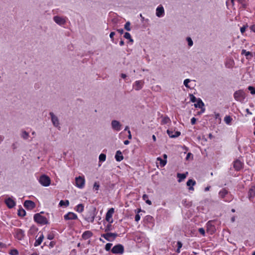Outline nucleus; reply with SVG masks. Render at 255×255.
<instances>
[{
  "label": "nucleus",
  "instance_id": "nucleus-27",
  "mask_svg": "<svg viewBox=\"0 0 255 255\" xmlns=\"http://www.w3.org/2000/svg\"><path fill=\"white\" fill-rule=\"evenodd\" d=\"M157 160L159 161V164L161 167H164L167 162L166 160L162 159L160 157L157 158Z\"/></svg>",
  "mask_w": 255,
  "mask_h": 255
},
{
  "label": "nucleus",
  "instance_id": "nucleus-12",
  "mask_svg": "<svg viewBox=\"0 0 255 255\" xmlns=\"http://www.w3.org/2000/svg\"><path fill=\"white\" fill-rule=\"evenodd\" d=\"M54 21L59 25H63L66 23V19L65 18L59 16H55L53 17Z\"/></svg>",
  "mask_w": 255,
  "mask_h": 255
},
{
  "label": "nucleus",
  "instance_id": "nucleus-35",
  "mask_svg": "<svg viewBox=\"0 0 255 255\" xmlns=\"http://www.w3.org/2000/svg\"><path fill=\"white\" fill-rule=\"evenodd\" d=\"M124 28L126 30H127V31H130L131 28H130V23L129 21H128L126 23V24H125V26H124Z\"/></svg>",
  "mask_w": 255,
  "mask_h": 255
},
{
  "label": "nucleus",
  "instance_id": "nucleus-47",
  "mask_svg": "<svg viewBox=\"0 0 255 255\" xmlns=\"http://www.w3.org/2000/svg\"><path fill=\"white\" fill-rule=\"evenodd\" d=\"M199 232L202 234V235L204 236L205 234V230L203 228H201L199 229Z\"/></svg>",
  "mask_w": 255,
  "mask_h": 255
},
{
  "label": "nucleus",
  "instance_id": "nucleus-54",
  "mask_svg": "<svg viewBox=\"0 0 255 255\" xmlns=\"http://www.w3.org/2000/svg\"><path fill=\"white\" fill-rule=\"evenodd\" d=\"M115 32H111L110 34V37L111 39H112V40H113V37H114V36L115 35Z\"/></svg>",
  "mask_w": 255,
  "mask_h": 255
},
{
  "label": "nucleus",
  "instance_id": "nucleus-2",
  "mask_svg": "<svg viewBox=\"0 0 255 255\" xmlns=\"http://www.w3.org/2000/svg\"><path fill=\"white\" fill-rule=\"evenodd\" d=\"M34 220L36 222L42 225H45L48 223L47 219L38 213L34 215Z\"/></svg>",
  "mask_w": 255,
  "mask_h": 255
},
{
  "label": "nucleus",
  "instance_id": "nucleus-49",
  "mask_svg": "<svg viewBox=\"0 0 255 255\" xmlns=\"http://www.w3.org/2000/svg\"><path fill=\"white\" fill-rule=\"evenodd\" d=\"M140 219V217L138 214H136L135 216V221L138 222Z\"/></svg>",
  "mask_w": 255,
  "mask_h": 255
},
{
  "label": "nucleus",
  "instance_id": "nucleus-38",
  "mask_svg": "<svg viewBox=\"0 0 255 255\" xmlns=\"http://www.w3.org/2000/svg\"><path fill=\"white\" fill-rule=\"evenodd\" d=\"M10 255H18V252L16 249L11 250L9 252Z\"/></svg>",
  "mask_w": 255,
  "mask_h": 255
},
{
  "label": "nucleus",
  "instance_id": "nucleus-5",
  "mask_svg": "<svg viewBox=\"0 0 255 255\" xmlns=\"http://www.w3.org/2000/svg\"><path fill=\"white\" fill-rule=\"evenodd\" d=\"M124 251V247L120 244L115 246L112 249V252L114 254H123Z\"/></svg>",
  "mask_w": 255,
  "mask_h": 255
},
{
  "label": "nucleus",
  "instance_id": "nucleus-25",
  "mask_svg": "<svg viewBox=\"0 0 255 255\" xmlns=\"http://www.w3.org/2000/svg\"><path fill=\"white\" fill-rule=\"evenodd\" d=\"M248 196L250 199L253 198L255 196V186L252 187L249 190Z\"/></svg>",
  "mask_w": 255,
  "mask_h": 255
},
{
  "label": "nucleus",
  "instance_id": "nucleus-40",
  "mask_svg": "<svg viewBox=\"0 0 255 255\" xmlns=\"http://www.w3.org/2000/svg\"><path fill=\"white\" fill-rule=\"evenodd\" d=\"M112 223H109L107 225V226H106V228H105V232H108V231H110L111 230H112V225H111Z\"/></svg>",
  "mask_w": 255,
  "mask_h": 255
},
{
  "label": "nucleus",
  "instance_id": "nucleus-56",
  "mask_svg": "<svg viewBox=\"0 0 255 255\" xmlns=\"http://www.w3.org/2000/svg\"><path fill=\"white\" fill-rule=\"evenodd\" d=\"M250 29L253 31H254V32H255V25H253L252 26H251L250 27Z\"/></svg>",
  "mask_w": 255,
  "mask_h": 255
},
{
  "label": "nucleus",
  "instance_id": "nucleus-21",
  "mask_svg": "<svg viewBox=\"0 0 255 255\" xmlns=\"http://www.w3.org/2000/svg\"><path fill=\"white\" fill-rule=\"evenodd\" d=\"M93 236V233L90 231H87L83 233L82 237L84 240H87Z\"/></svg>",
  "mask_w": 255,
  "mask_h": 255
},
{
  "label": "nucleus",
  "instance_id": "nucleus-51",
  "mask_svg": "<svg viewBox=\"0 0 255 255\" xmlns=\"http://www.w3.org/2000/svg\"><path fill=\"white\" fill-rule=\"evenodd\" d=\"M148 195L146 194H143L142 196V199L145 201H146L148 199Z\"/></svg>",
  "mask_w": 255,
  "mask_h": 255
},
{
  "label": "nucleus",
  "instance_id": "nucleus-6",
  "mask_svg": "<svg viewBox=\"0 0 255 255\" xmlns=\"http://www.w3.org/2000/svg\"><path fill=\"white\" fill-rule=\"evenodd\" d=\"M118 235L116 233H108L102 235V237L104 238L108 241H112L117 237Z\"/></svg>",
  "mask_w": 255,
  "mask_h": 255
},
{
  "label": "nucleus",
  "instance_id": "nucleus-22",
  "mask_svg": "<svg viewBox=\"0 0 255 255\" xmlns=\"http://www.w3.org/2000/svg\"><path fill=\"white\" fill-rule=\"evenodd\" d=\"M187 186H189V190H194L193 186H194L196 184L195 181L192 180V179H189L187 182Z\"/></svg>",
  "mask_w": 255,
  "mask_h": 255
},
{
  "label": "nucleus",
  "instance_id": "nucleus-10",
  "mask_svg": "<svg viewBox=\"0 0 255 255\" xmlns=\"http://www.w3.org/2000/svg\"><path fill=\"white\" fill-rule=\"evenodd\" d=\"M111 126L112 128L116 131H119L122 128V124L117 120H113L111 122Z\"/></svg>",
  "mask_w": 255,
  "mask_h": 255
},
{
  "label": "nucleus",
  "instance_id": "nucleus-34",
  "mask_svg": "<svg viewBox=\"0 0 255 255\" xmlns=\"http://www.w3.org/2000/svg\"><path fill=\"white\" fill-rule=\"evenodd\" d=\"M106 154H105L104 153H101L99 155V161L101 162L105 161L106 160Z\"/></svg>",
  "mask_w": 255,
  "mask_h": 255
},
{
  "label": "nucleus",
  "instance_id": "nucleus-9",
  "mask_svg": "<svg viewBox=\"0 0 255 255\" xmlns=\"http://www.w3.org/2000/svg\"><path fill=\"white\" fill-rule=\"evenodd\" d=\"M114 209L112 208L110 209L106 213V220L109 223H112L113 222L112 216H113V214H114Z\"/></svg>",
  "mask_w": 255,
  "mask_h": 255
},
{
  "label": "nucleus",
  "instance_id": "nucleus-64",
  "mask_svg": "<svg viewBox=\"0 0 255 255\" xmlns=\"http://www.w3.org/2000/svg\"><path fill=\"white\" fill-rule=\"evenodd\" d=\"M191 155V154L190 153H188L186 156V159L187 160L188 159V158H189V157Z\"/></svg>",
  "mask_w": 255,
  "mask_h": 255
},
{
  "label": "nucleus",
  "instance_id": "nucleus-23",
  "mask_svg": "<svg viewBox=\"0 0 255 255\" xmlns=\"http://www.w3.org/2000/svg\"><path fill=\"white\" fill-rule=\"evenodd\" d=\"M228 194V191L225 188H223L219 192V196L220 198L224 199Z\"/></svg>",
  "mask_w": 255,
  "mask_h": 255
},
{
  "label": "nucleus",
  "instance_id": "nucleus-7",
  "mask_svg": "<svg viewBox=\"0 0 255 255\" xmlns=\"http://www.w3.org/2000/svg\"><path fill=\"white\" fill-rule=\"evenodd\" d=\"M95 214L93 211H89L85 217V219L89 222L93 223L94 221Z\"/></svg>",
  "mask_w": 255,
  "mask_h": 255
},
{
  "label": "nucleus",
  "instance_id": "nucleus-57",
  "mask_svg": "<svg viewBox=\"0 0 255 255\" xmlns=\"http://www.w3.org/2000/svg\"><path fill=\"white\" fill-rule=\"evenodd\" d=\"M128 139H131L132 136H131V134L130 131L129 130H128Z\"/></svg>",
  "mask_w": 255,
  "mask_h": 255
},
{
  "label": "nucleus",
  "instance_id": "nucleus-62",
  "mask_svg": "<svg viewBox=\"0 0 255 255\" xmlns=\"http://www.w3.org/2000/svg\"><path fill=\"white\" fill-rule=\"evenodd\" d=\"M124 143L125 144L127 145L129 143V141L128 140H126L124 141Z\"/></svg>",
  "mask_w": 255,
  "mask_h": 255
},
{
  "label": "nucleus",
  "instance_id": "nucleus-24",
  "mask_svg": "<svg viewBox=\"0 0 255 255\" xmlns=\"http://www.w3.org/2000/svg\"><path fill=\"white\" fill-rule=\"evenodd\" d=\"M115 158L117 161H121L124 159V157L121 151L118 150L116 152Z\"/></svg>",
  "mask_w": 255,
  "mask_h": 255
},
{
  "label": "nucleus",
  "instance_id": "nucleus-20",
  "mask_svg": "<svg viewBox=\"0 0 255 255\" xmlns=\"http://www.w3.org/2000/svg\"><path fill=\"white\" fill-rule=\"evenodd\" d=\"M167 133L168 134V135L171 138L176 137L179 136L180 135V131H175L174 132L175 133L173 134L174 131L170 129H168L167 130Z\"/></svg>",
  "mask_w": 255,
  "mask_h": 255
},
{
  "label": "nucleus",
  "instance_id": "nucleus-46",
  "mask_svg": "<svg viewBox=\"0 0 255 255\" xmlns=\"http://www.w3.org/2000/svg\"><path fill=\"white\" fill-rule=\"evenodd\" d=\"M100 187L99 184L97 182H95L94 184V189H95L96 190H98Z\"/></svg>",
  "mask_w": 255,
  "mask_h": 255
},
{
  "label": "nucleus",
  "instance_id": "nucleus-36",
  "mask_svg": "<svg viewBox=\"0 0 255 255\" xmlns=\"http://www.w3.org/2000/svg\"><path fill=\"white\" fill-rule=\"evenodd\" d=\"M26 212L24 209H19L18 211V215L19 216L23 217L25 215Z\"/></svg>",
  "mask_w": 255,
  "mask_h": 255
},
{
  "label": "nucleus",
  "instance_id": "nucleus-59",
  "mask_svg": "<svg viewBox=\"0 0 255 255\" xmlns=\"http://www.w3.org/2000/svg\"><path fill=\"white\" fill-rule=\"evenodd\" d=\"M145 202L148 204L149 205H151L152 204L151 201L148 199H147Z\"/></svg>",
  "mask_w": 255,
  "mask_h": 255
},
{
  "label": "nucleus",
  "instance_id": "nucleus-14",
  "mask_svg": "<svg viewBox=\"0 0 255 255\" xmlns=\"http://www.w3.org/2000/svg\"><path fill=\"white\" fill-rule=\"evenodd\" d=\"M24 206L28 210H31L35 207V204L32 201L26 200L24 203Z\"/></svg>",
  "mask_w": 255,
  "mask_h": 255
},
{
  "label": "nucleus",
  "instance_id": "nucleus-39",
  "mask_svg": "<svg viewBox=\"0 0 255 255\" xmlns=\"http://www.w3.org/2000/svg\"><path fill=\"white\" fill-rule=\"evenodd\" d=\"M189 96L190 98V101L192 102L195 103L197 101L196 98L193 94H190Z\"/></svg>",
  "mask_w": 255,
  "mask_h": 255
},
{
  "label": "nucleus",
  "instance_id": "nucleus-32",
  "mask_svg": "<svg viewBox=\"0 0 255 255\" xmlns=\"http://www.w3.org/2000/svg\"><path fill=\"white\" fill-rule=\"evenodd\" d=\"M169 122H170V119L168 117H164L162 118L161 124L164 125Z\"/></svg>",
  "mask_w": 255,
  "mask_h": 255
},
{
  "label": "nucleus",
  "instance_id": "nucleus-15",
  "mask_svg": "<svg viewBox=\"0 0 255 255\" xmlns=\"http://www.w3.org/2000/svg\"><path fill=\"white\" fill-rule=\"evenodd\" d=\"M77 218V215L72 212H69L64 216V218L66 220H76Z\"/></svg>",
  "mask_w": 255,
  "mask_h": 255
},
{
  "label": "nucleus",
  "instance_id": "nucleus-13",
  "mask_svg": "<svg viewBox=\"0 0 255 255\" xmlns=\"http://www.w3.org/2000/svg\"><path fill=\"white\" fill-rule=\"evenodd\" d=\"M164 9L162 5H159L156 9V15L158 17H161L164 15Z\"/></svg>",
  "mask_w": 255,
  "mask_h": 255
},
{
  "label": "nucleus",
  "instance_id": "nucleus-45",
  "mask_svg": "<svg viewBox=\"0 0 255 255\" xmlns=\"http://www.w3.org/2000/svg\"><path fill=\"white\" fill-rule=\"evenodd\" d=\"M190 82V80L189 79H186L184 81V85L187 88H189L188 85V83Z\"/></svg>",
  "mask_w": 255,
  "mask_h": 255
},
{
  "label": "nucleus",
  "instance_id": "nucleus-48",
  "mask_svg": "<svg viewBox=\"0 0 255 255\" xmlns=\"http://www.w3.org/2000/svg\"><path fill=\"white\" fill-rule=\"evenodd\" d=\"M248 27V25L244 26L241 28V32L242 33H244L246 31V28Z\"/></svg>",
  "mask_w": 255,
  "mask_h": 255
},
{
  "label": "nucleus",
  "instance_id": "nucleus-55",
  "mask_svg": "<svg viewBox=\"0 0 255 255\" xmlns=\"http://www.w3.org/2000/svg\"><path fill=\"white\" fill-rule=\"evenodd\" d=\"M215 118L216 119H219L220 121H221V119L220 118V114L219 113H217L215 114Z\"/></svg>",
  "mask_w": 255,
  "mask_h": 255
},
{
  "label": "nucleus",
  "instance_id": "nucleus-52",
  "mask_svg": "<svg viewBox=\"0 0 255 255\" xmlns=\"http://www.w3.org/2000/svg\"><path fill=\"white\" fill-rule=\"evenodd\" d=\"M54 238V236L52 234H49L48 236H47V239L49 240H51L53 239Z\"/></svg>",
  "mask_w": 255,
  "mask_h": 255
},
{
  "label": "nucleus",
  "instance_id": "nucleus-33",
  "mask_svg": "<svg viewBox=\"0 0 255 255\" xmlns=\"http://www.w3.org/2000/svg\"><path fill=\"white\" fill-rule=\"evenodd\" d=\"M124 36L125 38L129 39L130 42H133V39L131 38L130 34L128 32L125 33Z\"/></svg>",
  "mask_w": 255,
  "mask_h": 255
},
{
  "label": "nucleus",
  "instance_id": "nucleus-41",
  "mask_svg": "<svg viewBox=\"0 0 255 255\" xmlns=\"http://www.w3.org/2000/svg\"><path fill=\"white\" fill-rule=\"evenodd\" d=\"M187 41L188 42V44L189 46H192L193 45V42L192 39L190 37H188L187 38Z\"/></svg>",
  "mask_w": 255,
  "mask_h": 255
},
{
  "label": "nucleus",
  "instance_id": "nucleus-63",
  "mask_svg": "<svg viewBox=\"0 0 255 255\" xmlns=\"http://www.w3.org/2000/svg\"><path fill=\"white\" fill-rule=\"evenodd\" d=\"M120 45L121 46H123L124 45V41L123 40H121L120 42Z\"/></svg>",
  "mask_w": 255,
  "mask_h": 255
},
{
  "label": "nucleus",
  "instance_id": "nucleus-11",
  "mask_svg": "<svg viewBox=\"0 0 255 255\" xmlns=\"http://www.w3.org/2000/svg\"><path fill=\"white\" fill-rule=\"evenodd\" d=\"M234 96L236 100L240 101L245 98V93L242 90H239L234 93Z\"/></svg>",
  "mask_w": 255,
  "mask_h": 255
},
{
  "label": "nucleus",
  "instance_id": "nucleus-8",
  "mask_svg": "<svg viewBox=\"0 0 255 255\" xmlns=\"http://www.w3.org/2000/svg\"><path fill=\"white\" fill-rule=\"evenodd\" d=\"M24 232L20 229H17L15 231V237L18 240H22L24 237Z\"/></svg>",
  "mask_w": 255,
  "mask_h": 255
},
{
  "label": "nucleus",
  "instance_id": "nucleus-17",
  "mask_svg": "<svg viewBox=\"0 0 255 255\" xmlns=\"http://www.w3.org/2000/svg\"><path fill=\"white\" fill-rule=\"evenodd\" d=\"M144 82L142 80L136 81L134 83V87L135 90L138 91L142 88Z\"/></svg>",
  "mask_w": 255,
  "mask_h": 255
},
{
  "label": "nucleus",
  "instance_id": "nucleus-30",
  "mask_svg": "<svg viewBox=\"0 0 255 255\" xmlns=\"http://www.w3.org/2000/svg\"><path fill=\"white\" fill-rule=\"evenodd\" d=\"M69 202L68 200H65V201L61 200L59 204V206H61V207L63 206L67 207L69 205Z\"/></svg>",
  "mask_w": 255,
  "mask_h": 255
},
{
  "label": "nucleus",
  "instance_id": "nucleus-50",
  "mask_svg": "<svg viewBox=\"0 0 255 255\" xmlns=\"http://www.w3.org/2000/svg\"><path fill=\"white\" fill-rule=\"evenodd\" d=\"M196 119L195 118H192L191 120V123L192 125H194L196 123Z\"/></svg>",
  "mask_w": 255,
  "mask_h": 255
},
{
  "label": "nucleus",
  "instance_id": "nucleus-19",
  "mask_svg": "<svg viewBox=\"0 0 255 255\" xmlns=\"http://www.w3.org/2000/svg\"><path fill=\"white\" fill-rule=\"evenodd\" d=\"M38 235H39V237L36 239L35 242L34 244L35 247L38 246L41 244L42 243L43 239L44 238V236L42 233L39 232L38 233Z\"/></svg>",
  "mask_w": 255,
  "mask_h": 255
},
{
  "label": "nucleus",
  "instance_id": "nucleus-43",
  "mask_svg": "<svg viewBox=\"0 0 255 255\" xmlns=\"http://www.w3.org/2000/svg\"><path fill=\"white\" fill-rule=\"evenodd\" d=\"M242 54H244L246 56H248L249 55H251V53L249 51H246V50H242Z\"/></svg>",
  "mask_w": 255,
  "mask_h": 255
},
{
  "label": "nucleus",
  "instance_id": "nucleus-61",
  "mask_svg": "<svg viewBox=\"0 0 255 255\" xmlns=\"http://www.w3.org/2000/svg\"><path fill=\"white\" fill-rule=\"evenodd\" d=\"M121 77H122V78H124V79H125V78L127 77V75H126V74H123V73H122V74H121Z\"/></svg>",
  "mask_w": 255,
  "mask_h": 255
},
{
  "label": "nucleus",
  "instance_id": "nucleus-44",
  "mask_svg": "<svg viewBox=\"0 0 255 255\" xmlns=\"http://www.w3.org/2000/svg\"><path fill=\"white\" fill-rule=\"evenodd\" d=\"M112 246V244H111V243L107 244L105 246V250L107 251H110Z\"/></svg>",
  "mask_w": 255,
  "mask_h": 255
},
{
  "label": "nucleus",
  "instance_id": "nucleus-18",
  "mask_svg": "<svg viewBox=\"0 0 255 255\" xmlns=\"http://www.w3.org/2000/svg\"><path fill=\"white\" fill-rule=\"evenodd\" d=\"M5 203L9 208H13L15 205V202L10 198L6 199Z\"/></svg>",
  "mask_w": 255,
  "mask_h": 255
},
{
  "label": "nucleus",
  "instance_id": "nucleus-3",
  "mask_svg": "<svg viewBox=\"0 0 255 255\" xmlns=\"http://www.w3.org/2000/svg\"><path fill=\"white\" fill-rule=\"evenodd\" d=\"M49 115L51 120L54 127L56 128H60V122L58 118L53 112H50Z\"/></svg>",
  "mask_w": 255,
  "mask_h": 255
},
{
  "label": "nucleus",
  "instance_id": "nucleus-58",
  "mask_svg": "<svg viewBox=\"0 0 255 255\" xmlns=\"http://www.w3.org/2000/svg\"><path fill=\"white\" fill-rule=\"evenodd\" d=\"M5 246L4 244L0 242V250L2 248H5Z\"/></svg>",
  "mask_w": 255,
  "mask_h": 255
},
{
  "label": "nucleus",
  "instance_id": "nucleus-4",
  "mask_svg": "<svg viewBox=\"0 0 255 255\" xmlns=\"http://www.w3.org/2000/svg\"><path fill=\"white\" fill-rule=\"evenodd\" d=\"M76 185L79 188H83L85 185V179L82 176L75 178Z\"/></svg>",
  "mask_w": 255,
  "mask_h": 255
},
{
  "label": "nucleus",
  "instance_id": "nucleus-60",
  "mask_svg": "<svg viewBox=\"0 0 255 255\" xmlns=\"http://www.w3.org/2000/svg\"><path fill=\"white\" fill-rule=\"evenodd\" d=\"M117 31L121 34L124 33V30L123 29H118Z\"/></svg>",
  "mask_w": 255,
  "mask_h": 255
},
{
  "label": "nucleus",
  "instance_id": "nucleus-1",
  "mask_svg": "<svg viewBox=\"0 0 255 255\" xmlns=\"http://www.w3.org/2000/svg\"><path fill=\"white\" fill-rule=\"evenodd\" d=\"M39 183L43 186H48L50 184V178L46 175H41L39 179Z\"/></svg>",
  "mask_w": 255,
  "mask_h": 255
},
{
  "label": "nucleus",
  "instance_id": "nucleus-28",
  "mask_svg": "<svg viewBox=\"0 0 255 255\" xmlns=\"http://www.w3.org/2000/svg\"><path fill=\"white\" fill-rule=\"evenodd\" d=\"M232 121V118L229 116H227L224 118V121L227 125H230Z\"/></svg>",
  "mask_w": 255,
  "mask_h": 255
},
{
  "label": "nucleus",
  "instance_id": "nucleus-31",
  "mask_svg": "<svg viewBox=\"0 0 255 255\" xmlns=\"http://www.w3.org/2000/svg\"><path fill=\"white\" fill-rule=\"evenodd\" d=\"M21 136L24 139H27L29 137V133L23 130L21 132Z\"/></svg>",
  "mask_w": 255,
  "mask_h": 255
},
{
  "label": "nucleus",
  "instance_id": "nucleus-42",
  "mask_svg": "<svg viewBox=\"0 0 255 255\" xmlns=\"http://www.w3.org/2000/svg\"><path fill=\"white\" fill-rule=\"evenodd\" d=\"M248 89L252 94H255V88L254 87L252 86H249L248 87Z\"/></svg>",
  "mask_w": 255,
  "mask_h": 255
},
{
  "label": "nucleus",
  "instance_id": "nucleus-37",
  "mask_svg": "<svg viewBox=\"0 0 255 255\" xmlns=\"http://www.w3.org/2000/svg\"><path fill=\"white\" fill-rule=\"evenodd\" d=\"M177 177L179 178V181L180 182L186 178V175L185 174L178 173Z\"/></svg>",
  "mask_w": 255,
  "mask_h": 255
},
{
  "label": "nucleus",
  "instance_id": "nucleus-53",
  "mask_svg": "<svg viewBox=\"0 0 255 255\" xmlns=\"http://www.w3.org/2000/svg\"><path fill=\"white\" fill-rule=\"evenodd\" d=\"M177 246H178V248L181 249L182 247V243L181 242L178 241L177 242Z\"/></svg>",
  "mask_w": 255,
  "mask_h": 255
},
{
  "label": "nucleus",
  "instance_id": "nucleus-29",
  "mask_svg": "<svg viewBox=\"0 0 255 255\" xmlns=\"http://www.w3.org/2000/svg\"><path fill=\"white\" fill-rule=\"evenodd\" d=\"M84 210V206L82 204H78L76 206V211L79 213H81Z\"/></svg>",
  "mask_w": 255,
  "mask_h": 255
},
{
  "label": "nucleus",
  "instance_id": "nucleus-16",
  "mask_svg": "<svg viewBox=\"0 0 255 255\" xmlns=\"http://www.w3.org/2000/svg\"><path fill=\"white\" fill-rule=\"evenodd\" d=\"M243 167V163L240 160L237 159L234 162V167L236 170H240Z\"/></svg>",
  "mask_w": 255,
  "mask_h": 255
},
{
  "label": "nucleus",
  "instance_id": "nucleus-26",
  "mask_svg": "<svg viewBox=\"0 0 255 255\" xmlns=\"http://www.w3.org/2000/svg\"><path fill=\"white\" fill-rule=\"evenodd\" d=\"M204 106V104L200 99H199L197 100V103L194 104V107L195 108H202Z\"/></svg>",
  "mask_w": 255,
  "mask_h": 255
}]
</instances>
